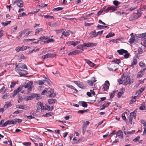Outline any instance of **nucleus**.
Here are the masks:
<instances>
[{
	"label": "nucleus",
	"instance_id": "27",
	"mask_svg": "<svg viewBox=\"0 0 146 146\" xmlns=\"http://www.w3.org/2000/svg\"><path fill=\"white\" fill-rule=\"evenodd\" d=\"M117 136L119 138H123V132L121 130H119L117 132Z\"/></svg>",
	"mask_w": 146,
	"mask_h": 146
},
{
	"label": "nucleus",
	"instance_id": "52",
	"mask_svg": "<svg viewBox=\"0 0 146 146\" xmlns=\"http://www.w3.org/2000/svg\"><path fill=\"white\" fill-rule=\"evenodd\" d=\"M138 53L139 54H142L143 52V49L141 47H139L138 49Z\"/></svg>",
	"mask_w": 146,
	"mask_h": 146
},
{
	"label": "nucleus",
	"instance_id": "28",
	"mask_svg": "<svg viewBox=\"0 0 146 146\" xmlns=\"http://www.w3.org/2000/svg\"><path fill=\"white\" fill-rule=\"evenodd\" d=\"M70 32L69 31H67L66 32L64 31L62 33V36L63 35L65 37L68 36L70 35Z\"/></svg>",
	"mask_w": 146,
	"mask_h": 146
},
{
	"label": "nucleus",
	"instance_id": "61",
	"mask_svg": "<svg viewBox=\"0 0 146 146\" xmlns=\"http://www.w3.org/2000/svg\"><path fill=\"white\" fill-rule=\"evenodd\" d=\"M135 132V130H132L130 131H128L127 132V134H133Z\"/></svg>",
	"mask_w": 146,
	"mask_h": 146
},
{
	"label": "nucleus",
	"instance_id": "19",
	"mask_svg": "<svg viewBox=\"0 0 146 146\" xmlns=\"http://www.w3.org/2000/svg\"><path fill=\"white\" fill-rule=\"evenodd\" d=\"M66 86L68 88H69L73 90H74V91L73 92L74 93H76L78 92V90L74 87L68 84L66 85Z\"/></svg>",
	"mask_w": 146,
	"mask_h": 146
},
{
	"label": "nucleus",
	"instance_id": "21",
	"mask_svg": "<svg viewBox=\"0 0 146 146\" xmlns=\"http://www.w3.org/2000/svg\"><path fill=\"white\" fill-rule=\"evenodd\" d=\"M79 104L80 105H82L84 108H87L88 105L86 102L82 101H80L79 102Z\"/></svg>",
	"mask_w": 146,
	"mask_h": 146
},
{
	"label": "nucleus",
	"instance_id": "26",
	"mask_svg": "<svg viewBox=\"0 0 146 146\" xmlns=\"http://www.w3.org/2000/svg\"><path fill=\"white\" fill-rule=\"evenodd\" d=\"M137 63V59L135 58V57H133V62L131 63V66L133 68V66L134 65H136Z\"/></svg>",
	"mask_w": 146,
	"mask_h": 146
},
{
	"label": "nucleus",
	"instance_id": "60",
	"mask_svg": "<svg viewBox=\"0 0 146 146\" xmlns=\"http://www.w3.org/2000/svg\"><path fill=\"white\" fill-rule=\"evenodd\" d=\"M54 41V40L53 39H49L47 40L46 41H45V42L46 43H49L51 42H53Z\"/></svg>",
	"mask_w": 146,
	"mask_h": 146
},
{
	"label": "nucleus",
	"instance_id": "29",
	"mask_svg": "<svg viewBox=\"0 0 146 146\" xmlns=\"http://www.w3.org/2000/svg\"><path fill=\"white\" fill-rule=\"evenodd\" d=\"M97 28L99 29H104L106 28H107L108 29L109 28V27L107 26L101 25H98L97 26Z\"/></svg>",
	"mask_w": 146,
	"mask_h": 146
},
{
	"label": "nucleus",
	"instance_id": "14",
	"mask_svg": "<svg viewBox=\"0 0 146 146\" xmlns=\"http://www.w3.org/2000/svg\"><path fill=\"white\" fill-rule=\"evenodd\" d=\"M82 52V51H81L80 50H75V51H72V52H70L68 54V55L71 56V55H75L76 54H78Z\"/></svg>",
	"mask_w": 146,
	"mask_h": 146
},
{
	"label": "nucleus",
	"instance_id": "41",
	"mask_svg": "<svg viewBox=\"0 0 146 146\" xmlns=\"http://www.w3.org/2000/svg\"><path fill=\"white\" fill-rule=\"evenodd\" d=\"M115 34L114 33H109L106 36V38H109L110 37L114 36Z\"/></svg>",
	"mask_w": 146,
	"mask_h": 146
},
{
	"label": "nucleus",
	"instance_id": "11",
	"mask_svg": "<svg viewBox=\"0 0 146 146\" xmlns=\"http://www.w3.org/2000/svg\"><path fill=\"white\" fill-rule=\"evenodd\" d=\"M28 29H25L20 32L18 35L17 36V38L18 39H20L22 36L27 31Z\"/></svg>",
	"mask_w": 146,
	"mask_h": 146
},
{
	"label": "nucleus",
	"instance_id": "18",
	"mask_svg": "<svg viewBox=\"0 0 146 146\" xmlns=\"http://www.w3.org/2000/svg\"><path fill=\"white\" fill-rule=\"evenodd\" d=\"M53 56V54L48 53L45 55L43 56L42 57V58L44 60L48 58H50Z\"/></svg>",
	"mask_w": 146,
	"mask_h": 146
},
{
	"label": "nucleus",
	"instance_id": "57",
	"mask_svg": "<svg viewBox=\"0 0 146 146\" xmlns=\"http://www.w3.org/2000/svg\"><path fill=\"white\" fill-rule=\"evenodd\" d=\"M87 110H80L78 111L77 112L78 113H81V114H83L85 112H87Z\"/></svg>",
	"mask_w": 146,
	"mask_h": 146
},
{
	"label": "nucleus",
	"instance_id": "12",
	"mask_svg": "<svg viewBox=\"0 0 146 146\" xmlns=\"http://www.w3.org/2000/svg\"><path fill=\"white\" fill-rule=\"evenodd\" d=\"M16 67L17 68H23L27 69L26 66L24 63H19L17 65Z\"/></svg>",
	"mask_w": 146,
	"mask_h": 146
},
{
	"label": "nucleus",
	"instance_id": "58",
	"mask_svg": "<svg viewBox=\"0 0 146 146\" xmlns=\"http://www.w3.org/2000/svg\"><path fill=\"white\" fill-rule=\"evenodd\" d=\"M4 122V120L2 119L1 120L0 122V126L1 127H5L6 126H3L4 125V123L3 124Z\"/></svg>",
	"mask_w": 146,
	"mask_h": 146
},
{
	"label": "nucleus",
	"instance_id": "48",
	"mask_svg": "<svg viewBox=\"0 0 146 146\" xmlns=\"http://www.w3.org/2000/svg\"><path fill=\"white\" fill-rule=\"evenodd\" d=\"M63 9L62 7H57L53 9L52 11H58L62 10Z\"/></svg>",
	"mask_w": 146,
	"mask_h": 146
},
{
	"label": "nucleus",
	"instance_id": "35",
	"mask_svg": "<svg viewBox=\"0 0 146 146\" xmlns=\"http://www.w3.org/2000/svg\"><path fill=\"white\" fill-rule=\"evenodd\" d=\"M43 30V29L42 28H40V29H36L35 30V35H36L38 34L39 33L41 32Z\"/></svg>",
	"mask_w": 146,
	"mask_h": 146
},
{
	"label": "nucleus",
	"instance_id": "5",
	"mask_svg": "<svg viewBox=\"0 0 146 146\" xmlns=\"http://www.w3.org/2000/svg\"><path fill=\"white\" fill-rule=\"evenodd\" d=\"M73 82L81 88L84 89L86 87L84 83L80 81H73Z\"/></svg>",
	"mask_w": 146,
	"mask_h": 146
},
{
	"label": "nucleus",
	"instance_id": "37",
	"mask_svg": "<svg viewBox=\"0 0 146 146\" xmlns=\"http://www.w3.org/2000/svg\"><path fill=\"white\" fill-rule=\"evenodd\" d=\"M145 10H146V7L145 5L143 7L140 8L138 9H137V12H141Z\"/></svg>",
	"mask_w": 146,
	"mask_h": 146
},
{
	"label": "nucleus",
	"instance_id": "23",
	"mask_svg": "<svg viewBox=\"0 0 146 146\" xmlns=\"http://www.w3.org/2000/svg\"><path fill=\"white\" fill-rule=\"evenodd\" d=\"M146 69V68H144L142 70L138 72L137 75V77L139 78L142 76L145 70Z\"/></svg>",
	"mask_w": 146,
	"mask_h": 146
},
{
	"label": "nucleus",
	"instance_id": "30",
	"mask_svg": "<svg viewBox=\"0 0 146 146\" xmlns=\"http://www.w3.org/2000/svg\"><path fill=\"white\" fill-rule=\"evenodd\" d=\"M5 103L4 107L5 108H7L11 106H12V104L11 102H5Z\"/></svg>",
	"mask_w": 146,
	"mask_h": 146
},
{
	"label": "nucleus",
	"instance_id": "7",
	"mask_svg": "<svg viewBox=\"0 0 146 146\" xmlns=\"http://www.w3.org/2000/svg\"><path fill=\"white\" fill-rule=\"evenodd\" d=\"M16 4L17 6L20 7H21L23 6V3L21 0H16L13 3V5Z\"/></svg>",
	"mask_w": 146,
	"mask_h": 146
},
{
	"label": "nucleus",
	"instance_id": "43",
	"mask_svg": "<svg viewBox=\"0 0 146 146\" xmlns=\"http://www.w3.org/2000/svg\"><path fill=\"white\" fill-rule=\"evenodd\" d=\"M141 44L143 45L144 46L146 47V38H144L142 40L141 42Z\"/></svg>",
	"mask_w": 146,
	"mask_h": 146
},
{
	"label": "nucleus",
	"instance_id": "2",
	"mask_svg": "<svg viewBox=\"0 0 146 146\" xmlns=\"http://www.w3.org/2000/svg\"><path fill=\"white\" fill-rule=\"evenodd\" d=\"M37 110L38 112H39L41 110L42 112H43L46 109V108L44 106H43V104L40 102H38L37 104Z\"/></svg>",
	"mask_w": 146,
	"mask_h": 146
},
{
	"label": "nucleus",
	"instance_id": "8",
	"mask_svg": "<svg viewBox=\"0 0 146 146\" xmlns=\"http://www.w3.org/2000/svg\"><path fill=\"white\" fill-rule=\"evenodd\" d=\"M29 47L27 46H23L22 47L18 46L16 48L15 50L17 52H19L20 51H24L28 48H29Z\"/></svg>",
	"mask_w": 146,
	"mask_h": 146
},
{
	"label": "nucleus",
	"instance_id": "63",
	"mask_svg": "<svg viewBox=\"0 0 146 146\" xmlns=\"http://www.w3.org/2000/svg\"><path fill=\"white\" fill-rule=\"evenodd\" d=\"M116 13L118 15H123L124 13L123 12L117 11L116 12Z\"/></svg>",
	"mask_w": 146,
	"mask_h": 146
},
{
	"label": "nucleus",
	"instance_id": "4",
	"mask_svg": "<svg viewBox=\"0 0 146 146\" xmlns=\"http://www.w3.org/2000/svg\"><path fill=\"white\" fill-rule=\"evenodd\" d=\"M138 40V36L135 34L134 36L131 37L129 39V42L132 44L134 42H136Z\"/></svg>",
	"mask_w": 146,
	"mask_h": 146
},
{
	"label": "nucleus",
	"instance_id": "32",
	"mask_svg": "<svg viewBox=\"0 0 146 146\" xmlns=\"http://www.w3.org/2000/svg\"><path fill=\"white\" fill-rule=\"evenodd\" d=\"M56 100L55 99H50L48 100V102L49 104H53L54 103Z\"/></svg>",
	"mask_w": 146,
	"mask_h": 146
},
{
	"label": "nucleus",
	"instance_id": "45",
	"mask_svg": "<svg viewBox=\"0 0 146 146\" xmlns=\"http://www.w3.org/2000/svg\"><path fill=\"white\" fill-rule=\"evenodd\" d=\"M124 92L123 90H120V92H118L117 94V97L118 98H120L122 96V95L123 93Z\"/></svg>",
	"mask_w": 146,
	"mask_h": 146
},
{
	"label": "nucleus",
	"instance_id": "33",
	"mask_svg": "<svg viewBox=\"0 0 146 146\" xmlns=\"http://www.w3.org/2000/svg\"><path fill=\"white\" fill-rule=\"evenodd\" d=\"M34 97V95H32L31 96H27L25 98V99L26 101L31 100H32L33 98Z\"/></svg>",
	"mask_w": 146,
	"mask_h": 146
},
{
	"label": "nucleus",
	"instance_id": "55",
	"mask_svg": "<svg viewBox=\"0 0 146 146\" xmlns=\"http://www.w3.org/2000/svg\"><path fill=\"white\" fill-rule=\"evenodd\" d=\"M137 8V6H134L133 7H131L129 9H127V11H132L134 9H136Z\"/></svg>",
	"mask_w": 146,
	"mask_h": 146
},
{
	"label": "nucleus",
	"instance_id": "1",
	"mask_svg": "<svg viewBox=\"0 0 146 146\" xmlns=\"http://www.w3.org/2000/svg\"><path fill=\"white\" fill-rule=\"evenodd\" d=\"M120 81H122L123 82L121 83L123 84L125 86L131 84L130 78L129 77L127 76H124V74L123 75L121 79L120 80Z\"/></svg>",
	"mask_w": 146,
	"mask_h": 146
},
{
	"label": "nucleus",
	"instance_id": "10",
	"mask_svg": "<svg viewBox=\"0 0 146 146\" xmlns=\"http://www.w3.org/2000/svg\"><path fill=\"white\" fill-rule=\"evenodd\" d=\"M109 84V81L107 80L105 82L104 84L103 85L102 90L103 91L107 90V89L109 88V86L108 84Z\"/></svg>",
	"mask_w": 146,
	"mask_h": 146
},
{
	"label": "nucleus",
	"instance_id": "17",
	"mask_svg": "<svg viewBox=\"0 0 146 146\" xmlns=\"http://www.w3.org/2000/svg\"><path fill=\"white\" fill-rule=\"evenodd\" d=\"M17 108L19 109H21L23 110H26L28 108V107L25 105H18L17 106Z\"/></svg>",
	"mask_w": 146,
	"mask_h": 146
},
{
	"label": "nucleus",
	"instance_id": "42",
	"mask_svg": "<svg viewBox=\"0 0 146 146\" xmlns=\"http://www.w3.org/2000/svg\"><path fill=\"white\" fill-rule=\"evenodd\" d=\"M139 37L141 38L146 37V32L144 33L139 34Z\"/></svg>",
	"mask_w": 146,
	"mask_h": 146
},
{
	"label": "nucleus",
	"instance_id": "3",
	"mask_svg": "<svg viewBox=\"0 0 146 146\" xmlns=\"http://www.w3.org/2000/svg\"><path fill=\"white\" fill-rule=\"evenodd\" d=\"M15 71L18 73L21 76L25 75L28 74L27 72L23 70H21L19 68H15Z\"/></svg>",
	"mask_w": 146,
	"mask_h": 146
},
{
	"label": "nucleus",
	"instance_id": "22",
	"mask_svg": "<svg viewBox=\"0 0 146 146\" xmlns=\"http://www.w3.org/2000/svg\"><path fill=\"white\" fill-rule=\"evenodd\" d=\"M117 52L119 54L123 55L125 53H127V51L123 49H121L120 50H117Z\"/></svg>",
	"mask_w": 146,
	"mask_h": 146
},
{
	"label": "nucleus",
	"instance_id": "15",
	"mask_svg": "<svg viewBox=\"0 0 146 146\" xmlns=\"http://www.w3.org/2000/svg\"><path fill=\"white\" fill-rule=\"evenodd\" d=\"M15 124V121L14 120H7L4 123L3 126H6L8 125Z\"/></svg>",
	"mask_w": 146,
	"mask_h": 146
},
{
	"label": "nucleus",
	"instance_id": "39",
	"mask_svg": "<svg viewBox=\"0 0 146 146\" xmlns=\"http://www.w3.org/2000/svg\"><path fill=\"white\" fill-rule=\"evenodd\" d=\"M24 86H20L16 90H15L18 93L21 91V90L23 89Z\"/></svg>",
	"mask_w": 146,
	"mask_h": 146
},
{
	"label": "nucleus",
	"instance_id": "46",
	"mask_svg": "<svg viewBox=\"0 0 146 146\" xmlns=\"http://www.w3.org/2000/svg\"><path fill=\"white\" fill-rule=\"evenodd\" d=\"M45 79L44 80H45V83L46 82V83L49 85L51 84V82L49 79L47 78H45Z\"/></svg>",
	"mask_w": 146,
	"mask_h": 146
},
{
	"label": "nucleus",
	"instance_id": "9",
	"mask_svg": "<svg viewBox=\"0 0 146 146\" xmlns=\"http://www.w3.org/2000/svg\"><path fill=\"white\" fill-rule=\"evenodd\" d=\"M116 10V8L114 6H111L108 7L106 9H104V11H108L110 12H112Z\"/></svg>",
	"mask_w": 146,
	"mask_h": 146
},
{
	"label": "nucleus",
	"instance_id": "25",
	"mask_svg": "<svg viewBox=\"0 0 146 146\" xmlns=\"http://www.w3.org/2000/svg\"><path fill=\"white\" fill-rule=\"evenodd\" d=\"M90 37L92 38L97 36V33H96L95 30L91 32L90 34Z\"/></svg>",
	"mask_w": 146,
	"mask_h": 146
},
{
	"label": "nucleus",
	"instance_id": "49",
	"mask_svg": "<svg viewBox=\"0 0 146 146\" xmlns=\"http://www.w3.org/2000/svg\"><path fill=\"white\" fill-rule=\"evenodd\" d=\"M112 62L115 64H119L121 62V61L120 59H116V60L113 61Z\"/></svg>",
	"mask_w": 146,
	"mask_h": 146
},
{
	"label": "nucleus",
	"instance_id": "24",
	"mask_svg": "<svg viewBox=\"0 0 146 146\" xmlns=\"http://www.w3.org/2000/svg\"><path fill=\"white\" fill-rule=\"evenodd\" d=\"M85 61L90 66L94 67L95 66V64L92 62L91 61H90L89 60H88L87 59H86Z\"/></svg>",
	"mask_w": 146,
	"mask_h": 146
},
{
	"label": "nucleus",
	"instance_id": "54",
	"mask_svg": "<svg viewBox=\"0 0 146 146\" xmlns=\"http://www.w3.org/2000/svg\"><path fill=\"white\" fill-rule=\"evenodd\" d=\"M106 7H104L103 8V9H101L100 10V11L98 12L97 14L98 15H101V14L103 12V11H104V9H105Z\"/></svg>",
	"mask_w": 146,
	"mask_h": 146
},
{
	"label": "nucleus",
	"instance_id": "16",
	"mask_svg": "<svg viewBox=\"0 0 146 146\" xmlns=\"http://www.w3.org/2000/svg\"><path fill=\"white\" fill-rule=\"evenodd\" d=\"M85 43L83 44L78 45L77 46V49L81 50H82V51H83L84 49H85L86 48L85 47H86V46H85Z\"/></svg>",
	"mask_w": 146,
	"mask_h": 146
},
{
	"label": "nucleus",
	"instance_id": "64",
	"mask_svg": "<svg viewBox=\"0 0 146 146\" xmlns=\"http://www.w3.org/2000/svg\"><path fill=\"white\" fill-rule=\"evenodd\" d=\"M141 122L143 124V126L144 127L146 126V122H145V121L143 119H142L141 120Z\"/></svg>",
	"mask_w": 146,
	"mask_h": 146
},
{
	"label": "nucleus",
	"instance_id": "34",
	"mask_svg": "<svg viewBox=\"0 0 146 146\" xmlns=\"http://www.w3.org/2000/svg\"><path fill=\"white\" fill-rule=\"evenodd\" d=\"M11 22V21H6L5 22L2 23L1 24L2 26L5 27L9 24Z\"/></svg>",
	"mask_w": 146,
	"mask_h": 146
},
{
	"label": "nucleus",
	"instance_id": "20",
	"mask_svg": "<svg viewBox=\"0 0 146 146\" xmlns=\"http://www.w3.org/2000/svg\"><path fill=\"white\" fill-rule=\"evenodd\" d=\"M97 45V44L91 42H88L87 43H85V46L86 47H92L93 46Z\"/></svg>",
	"mask_w": 146,
	"mask_h": 146
},
{
	"label": "nucleus",
	"instance_id": "62",
	"mask_svg": "<svg viewBox=\"0 0 146 146\" xmlns=\"http://www.w3.org/2000/svg\"><path fill=\"white\" fill-rule=\"evenodd\" d=\"M67 43L68 44L72 45L74 46V41H68V42H67Z\"/></svg>",
	"mask_w": 146,
	"mask_h": 146
},
{
	"label": "nucleus",
	"instance_id": "36",
	"mask_svg": "<svg viewBox=\"0 0 146 146\" xmlns=\"http://www.w3.org/2000/svg\"><path fill=\"white\" fill-rule=\"evenodd\" d=\"M48 25L51 27H56L57 26V24L54 23H48Z\"/></svg>",
	"mask_w": 146,
	"mask_h": 146
},
{
	"label": "nucleus",
	"instance_id": "40",
	"mask_svg": "<svg viewBox=\"0 0 146 146\" xmlns=\"http://www.w3.org/2000/svg\"><path fill=\"white\" fill-rule=\"evenodd\" d=\"M48 38L47 36H42L39 38V39L40 40L42 41L43 40H46Z\"/></svg>",
	"mask_w": 146,
	"mask_h": 146
},
{
	"label": "nucleus",
	"instance_id": "47",
	"mask_svg": "<svg viewBox=\"0 0 146 146\" xmlns=\"http://www.w3.org/2000/svg\"><path fill=\"white\" fill-rule=\"evenodd\" d=\"M14 120L15 121V124L16 123H21L22 122V120L19 119H15Z\"/></svg>",
	"mask_w": 146,
	"mask_h": 146
},
{
	"label": "nucleus",
	"instance_id": "50",
	"mask_svg": "<svg viewBox=\"0 0 146 146\" xmlns=\"http://www.w3.org/2000/svg\"><path fill=\"white\" fill-rule=\"evenodd\" d=\"M145 88V87L141 88L138 91V94H139L141 93L144 90Z\"/></svg>",
	"mask_w": 146,
	"mask_h": 146
},
{
	"label": "nucleus",
	"instance_id": "31",
	"mask_svg": "<svg viewBox=\"0 0 146 146\" xmlns=\"http://www.w3.org/2000/svg\"><path fill=\"white\" fill-rule=\"evenodd\" d=\"M129 117L132 118H134L135 119L136 117V113L134 111L131 112L130 113Z\"/></svg>",
	"mask_w": 146,
	"mask_h": 146
},
{
	"label": "nucleus",
	"instance_id": "44",
	"mask_svg": "<svg viewBox=\"0 0 146 146\" xmlns=\"http://www.w3.org/2000/svg\"><path fill=\"white\" fill-rule=\"evenodd\" d=\"M44 83L45 80H39L37 81V83L40 85H42L44 84Z\"/></svg>",
	"mask_w": 146,
	"mask_h": 146
},
{
	"label": "nucleus",
	"instance_id": "13",
	"mask_svg": "<svg viewBox=\"0 0 146 146\" xmlns=\"http://www.w3.org/2000/svg\"><path fill=\"white\" fill-rule=\"evenodd\" d=\"M96 80L94 77H93L90 80H88L87 81L88 84L90 86H92L93 84L96 82Z\"/></svg>",
	"mask_w": 146,
	"mask_h": 146
},
{
	"label": "nucleus",
	"instance_id": "6",
	"mask_svg": "<svg viewBox=\"0 0 146 146\" xmlns=\"http://www.w3.org/2000/svg\"><path fill=\"white\" fill-rule=\"evenodd\" d=\"M33 84L32 82L29 81L28 82L25 86V88H28L27 92L29 93L32 90V85Z\"/></svg>",
	"mask_w": 146,
	"mask_h": 146
},
{
	"label": "nucleus",
	"instance_id": "38",
	"mask_svg": "<svg viewBox=\"0 0 146 146\" xmlns=\"http://www.w3.org/2000/svg\"><path fill=\"white\" fill-rule=\"evenodd\" d=\"M139 109L140 110H146V107H145V104H141V106L139 108Z\"/></svg>",
	"mask_w": 146,
	"mask_h": 146
},
{
	"label": "nucleus",
	"instance_id": "53",
	"mask_svg": "<svg viewBox=\"0 0 146 146\" xmlns=\"http://www.w3.org/2000/svg\"><path fill=\"white\" fill-rule=\"evenodd\" d=\"M9 96V94L7 93L3 96L2 97V98L4 99H6Z\"/></svg>",
	"mask_w": 146,
	"mask_h": 146
},
{
	"label": "nucleus",
	"instance_id": "59",
	"mask_svg": "<svg viewBox=\"0 0 146 146\" xmlns=\"http://www.w3.org/2000/svg\"><path fill=\"white\" fill-rule=\"evenodd\" d=\"M52 113L51 112H49L48 113H46V114L44 115L46 117H48L49 116H52Z\"/></svg>",
	"mask_w": 146,
	"mask_h": 146
},
{
	"label": "nucleus",
	"instance_id": "56",
	"mask_svg": "<svg viewBox=\"0 0 146 146\" xmlns=\"http://www.w3.org/2000/svg\"><path fill=\"white\" fill-rule=\"evenodd\" d=\"M44 17L48 19H53L54 17L50 15H45L44 16Z\"/></svg>",
	"mask_w": 146,
	"mask_h": 146
},
{
	"label": "nucleus",
	"instance_id": "51",
	"mask_svg": "<svg viewBox=\"0 0 146 146\" xmlns=\"http://www.w3.org/2000/svg\"><path fill=\"white\" fill-rule=\"evenodd\" d=\"M87 127V126L85 124H84L82 125V132L83 133H84L86 131V128Z\"/></svg>",
	"mask_w": 146,
	"mask_h": 146
}]
</instances>
